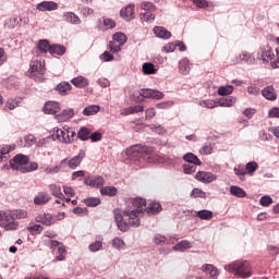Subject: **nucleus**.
Listing matches in <instances>:
<instances>
[{"mask_svg": "<svg viewBox=\"0 0 279 279\" xmlns=\"http://www.w3.org/2000/svg\"><path fill=\"white\" fill-rule=\"evenodd\" d=\"M133 207H126L123 210L124 217L130 218V223L132 225V228H138L141 226V215L145 213V208L147 206V201L143 197H135L132 201Z\"/></svg>", "mask_w": 279, "mask_h": 279, "instance_id": "f257e3e1", "label": "nucleus"}, {"mask_svg": "<svg viewBox=\"0 0 279 279\" xmlns=\"http://www.w3.org/2000/svg\"><path fill=\"white\" fill-rule=\"evenodd\" d=\"M226 271L229 274H234V276H239L240 278H252V266L250 262H233L227 266H225Z\"/></svg>", "mask_w": 279, "mask_h": 279, "instance_id": "f03ea898", "label": "nucleus"}, {"mask_svg": "<svg viewBox=\"0 0 279 279\" xmlns=\"http://www.w3.org/2000/svg\"><path fill=\"white\" fill-rule=\"evenodd\" d=\"M9 165L13 171H21V167L29 165V156L17 154L9 161Z\"/></svg>", "mask_w": 279, "mask_h": 279, "instance_id": "7ed1b4c3", "label": "nucleus"}, {"mask_svg": "<svg viewBox=\"0 0 279 279\" xmlns=\"http://www.w3.org/2000/svg\"><path fill=\"white\" fill-rule=\"evenodd\" d=\"M257 58L265 64L267 62H271V60L276 58V54L274 53L271 46H263L257 51Z\"/></svg>", "mask_w": 279, "mask_h": 279, "instance_id": "20e7f679", "label": "nucleus"}, {"mask_svg": "<svg viewBox=\"0 0 279 279\" xmlns=\"http://www.w3.org/2000/svg\"><path fill=\"white\" fill-rule=\"evenodd\" d=\"M114 221L117 223L118 229L121 232H128L130 230V226H132V223H130V217H128L129 222L125 221V219H123V214L121 213V210L119 209H114Z\"/></svg>", "mask_w": 279, "mask_h": 279, "instance_id": "39448f33", "label": "nucleus"}, {"mask_svg": "<svg viewBox=\"0 0 279 279\" xmlns=\"http://www.w3.org/2000/svg\"><path fill=\"white\" fill-rule=\"evenodd\" d=\"M140 95L141 97H144V99H165V93L158 89L142 88L140 89Z\"/></svg>", "mask_w": 279, "mask_h": 279, "instance_id": "423d86ee", "label": "nucleus"}, {"mask_svg": "<svg viewBox=\"0 0 279 279\" xmlns=\"http://www.w3.org/2000/svg\"><path fill=\"white\" fill-rule=\"evenodd\" d=\"M53 132H56V134H52L50 136L52 140L60 141L61 143H64L65 145H70V143H73L71 135H69V131L64 132L60 128L56 126L53 129Z\"/></svg>", "mask_w": 279, "mask_h": 279, "instance_id": "0eeeda50", "label": "nucleus"}, {"mask_svg": "<svg viewBox=\"0 0 279 279\" xmlns=\"http://www.w3.org/2000/svg\"><path fill=\"white\" fill-rule=\"evenodd\" d=\"M149 151H151V148L141 146V144H136L126 148L125 155L132 158L138 156V154H149Z\"/></svg>", "mask_w": 279, "mask_h": 279, "instance_id": "6e6552de", "label": "nucleus"}, {"mask_svg": "<svg viewBox=\"0 0 279 279\" xmlns=\"http://www.w3.org/2000/svg\"><path fill=\"white\" fill-rule=\"evenodd\" d=\"M194 178L198 182H203V184H210V182H215V180H217L216 174L206 171H198Z\"/></svg>", "mask_w": 279, "mask_h": 279, "instance_id": "1a4fd4ad", "label": "nucleus"}, {"mask_svg": "<svg viewBox=\"0 0 279 279\" xmlns=\"http://www.w3.org/2000/svg\"><path fill=\"white\" fill-rule=\"evenodd\" d=\"M35 221L37 223H41L43 226H53L54 219L53 215L50 213H40L35 217Z\"/></svg>", "mask_w": 279, "mask_h": 279, "instance_id": "9d476101", "label": "nucleus"}, {"mask_svg": "<svg viewBox=\"0 0 279 279\" xmlns=\"http://www.w3.org/2000/svg\"><path fill=\"white\" fill-rule=\"evenodd\" d=\"M86 158V150L81 149L78 155L74 156L68 161L69 169L75 170L80 165H82V161Z\"/></svg>", "mask_w": 279, "mask_h": 279, "instance_id": "9b49d317", "label": "nucleus"}, {"mask_svg": "<svg viewBox=\"0 0 279 279\" xmlns=\"http://www.w3.org/2000/svg\"><path fill=\"white\" fill-rule=\"evenodd\" d=\"M43 110L45 114H58L60 112V102L49 100L45 104Z\"/></svg>", "mask_w": 279, "mask_h": 279, "instance_id": "f8f14e48", "label": "nucleus"}, {"mask_svg": "<svg viewBox=\"0 0 279 279\" xmlns=\"http://www.w3.org/2000/svg\"><path fill=\"white\" fill-rule=\"evenodd\" d=\"M58 9V3L53 1H41L37 3L36 10L39 12H53V10Z\"/></svg>", "mask_w": 279, "mask_h": 279, "instance_id": "ddd939ff", "label": "nucleus"}, {"mask_svg": "<svg viewBox=\"0 0 279 279\" xmlns=\"http://www.w3.org/2000/svg\"><path fill=\"white\" fill-rule=\"evenodd\" d=\"M51 202V195L47 192H39L35 197H34V204L36 206H45V204H49Z\"/></svg>", "mask_w": 279, "mask_h": 279, "instance_id": "4468645a", "label": "nucleus"}, {"mask_svg": "<svg viewBox=\"0 0 279 279\" xmlns=\"http://www.w3.org/2000/svg\"><path fill=\"white\" fill-rule=\"evenodd\" d=\"M120 16L124 21H134V4H129L128 7L121 9Z\"/></svg>", "mask_w": 279, "mask_h": 279, "instance_id": "2eb2a0df", "label": "nucleus"}, {"mask_svg": "<svg viewBox=\"0 0 279 279\" xmlns=\"http://www.w3.org/2000/svg\"><path fill=\"white\" fill-rule=\"evenodd\" d=\"M72 88L73 86L69 82L63 81L54 87V90L64 97L71 93Z\"/></svg>", "mask_w": 279, "mask_h": 279, "instance_id": "dca6fc26", "label": "nucleus"}, {"mask_svg": "<svg viewBox=\"0 0 279 279\" xmlns=\"http://www.w3.org/2000/svg\"><path fill=\"white\" fill-rule=\"evenodd\" d=\"M153 32L157 38H161L162 40H169L171 38V32L162 26H155Z\"/></svg>", "mask_w": 279, "mask_h": 279, "instance_id": "f3484780", "label": "nucleus"}, {"mask_svg": "<svg viewBox=\"0 0 279 279\" xmlns=\"http://www.w3.org/2000/svg\"><path fill=\"white\" fill-rule=\"evenodd\" d=\"M75 117V110L73 108L63 109L61 113L56 116L57 121H69Z\"/></svg>", "mask_w": 279, "mask_h": 279, "instance_id": "a211bd4d", "label": "nucleus"}, {"mask_svg": "<svg viewBox=\"0 0 279 279\" xmlns=\"http://www.w3.org/2000/svg\"><path fill=\"white\" fill-rule=\"evenodd\" d=\"M143 110H145V107H143V105H136L123 108L121 110V114L123 117H130V114H138V112H143Z\"/></svg>", "mask_w": 279, "mask_h": 279, "instance_id": "6ab92c4d", "label": "nucleus"}, {"mask_svg": "<svg viewBox=\"0 0 279 279\" xmlns=\"http://www.w3.org/2000/svg\"><path fill=\"white\" fill-rule=\"evenodd\" d=\"M202 271L205 274H209V278L217 279L219 278V269L215 267L213 264H205L202 266Z\"/></svg>", "mask_w": 279, "mask_h": 279, "instance_id": "aec40b11", "label": "nucleus"}, {"mask_svg": "<svg viewBox=\"0 0 279 279\" xmlns=\"http://www.w3.org/2000/svg\"><path fill=\"white\" fill-rule=\"evenodd\" d=\"M63 19L66 23H70L71 25H81L82 24V20L74 12L63 13Z\"/></svg>", "mask_w": 279, "mask_h": 279, "instance_id": "412c9836", "label": "nucleus"}, {"mask_svg": "<svg viewBox=\"0 0 279 279\" xmlns=\"http://www.w3.org/2000/svg\"><path fill=\"white\" fill-rule=\"evenodd\" d=\"M262 95L263 97H265V99H268V101H276V99L278 98V94H276V89L274 88V86H267L262 90Z\"/></svg>", "mask_w": 279, "mask_h": 279, "instance_id": "4be33fe9", "label": "nucleus"}, {"mask_svg": "<svg viewBox=\"0 0 279 279\" xmlns=\"http://www.w3.org/2000/svg\"><path fill=\"white\" fill-rule=\"evenodd\" d=\"M183 160L185 162H189V165H195L197 167H202V160H199V157H197V155H195L193 153H186L183 156Z\"/></svg>", "mask_w": 279, "mask_h": 279, "instance_id": "5701e85b", "label": "nucleus"}, {"mask_svg": "<svg viewBox=\"0 0 279 279\" xmlns=\"http://www.w3.org/2000/svg\"><path fill=\"white\" fill-rule=\"evenodd\" d=\"M161 211H162V205H160V203H150L144 209V213H147V215H158V213H161Z\"/></svg>", "mask_w": 279, "mask_h": 279, "instance_id": "b1692460", "label": "nucleus"}, {"mask_svg": "<svg viewBox=\"0 0 279 279\" xmlns=\"http://www.w3.org/2000/svg\"><path fill=\"white\" fill-rule=\"evenodd\" d=\"M234 104H236V98L234 96L218 99V106H220L221 108H232Z\"/></svg>", "mask_w": 279, "mask_h": 279, "instance_id": "393cba45", "label": "nucleus"}, {"mask_svg": "<svg viewBox=\"0 0 279 279\" xmlns=\"http://www.w3.org/2000/svg\"><path fill=\"white\" fill-rule=\"evenodd\" d=\"M51 44L48 39H40L37 43V49L40 51V53H50L51 52Z\"/></svg>", "mask_w": 279, "mask_h": 279, "instance_id": "a878e982", "label": "nucleus"}, {"mask_svg": "<svg viewBox=\"0 0 279 279\" xmlns=\"http://www.w3.org/2000/svg\"><path fill=\"white\" fill-rule=\"evenodd\" d=\"M66 53V47L60 44H52L50 48V56H64Z\"/></svg>", "mask_w": 279, "mask_h": 279, "instance_id": "bb28decb", "label": "nucleus"}, {"mask_svg": "<svg viewBox=\"0 0 279 279\" xmlns=\"http://www.w3.org/2000/svg\"><path fill=\"white\" fill-rule=\"evenodd\" d=\"M71 84L76 86V88H86V86H88V78L84 76H76L71 80Z\"/></svg>", "mask_w": 279, "mask_h": 279, "instance_id": "cd10ccee", "label": "nucleus"}, {"mask_svg": "<svg viewBox=\"0 0 279 279\" xmlns=\"http://www.w3.org/2000/svg\"><path fill=\"white\" fill-rule=\"evenodd\" d=\"M11 221H14V213L12 210L0 211V226Z\"/></svg>", "mask_w": 279, "mask_h": 279, "instance_id": "c85d7f7f", "label": "nucleus"}, {"mask_svg": "<svg viewBox=\"0 0 279 279\" xmlns=\"http://www.w3.org/2000/svg\"><path fill=\"white\" fill-rule=\"evenodd\" d=\"M230 194L233 195L234 197H240V198L247 197V192H245L243 187L236 186V185L230 186Z\"/></svg>", "mask_w": 279, "mask_h": 279, "instance_id": "c756f323", "label": "nucleus"}, {"mask_svg": "<svg viewBox=\"0 0 279 279\" xmlns=\"http://www.w3.org/2000/svg\"><path fill=\"white\" fill-rule=\"evenodd\" d=\"M49 191L53 197H57L58 199H64V194H62V187L58 184H50Z\"/></svg>", "mask_w": 279, "mask_h": 279, "instance_id": "7c9ffc66", "label": "nucleus"}, {"mask_svg": "<svg viewBox=\"0 0 279 279\" xmlns=\"http://www.w3.org/2000/svg\"><path fill=\"white\" fill-rule=\"evenodd\" d=\"M119 193V190L114 186H102L100 187V195H106L108 197H114Z\"/></svg>", "mask_w": 279, "mask_h": 279, "instance_id": "2f4dec72", "label": "nucleus"}, {"mask_svg": "<svg viewBox=\"0 0 279 279\" xmlns=\"http://www.w3.org/2000/svg\"><path fill=\"white\" fill-rule=\"evenodd\" d=\"M142 71L144 75H156L158 70H156V65H154V63L146 62L142 65Z\"/></svg>", "mask_w": 279, "mask_h": 279, "instance_id": "473e14b6", "label": "nucleus"}, {"mask_svg": "<svg viewBox=\"0 0 279 279\" xmlns=\"http://www.w3.org/2000/svg\"><path fill=\"white\" fill-rule=\"evenodd\" d=\"M99 110H101V107H99V105H90L86 107L82 113L84 114V117H93V114H97Z\"/></svg>", "mask_w": 279, "mask_h": 279, "instance_id": "72a5a7b5", "label": "nucleus"}, {"mask_svg": "<svg viewBox=\"0 0 279 279\" xmlns=\"http://www.w3.org/2000/svg\"><path fill=\"white\" fill-rule=\"evenodd\" d=\"M179 71L182 75H186L189 71H191V64L189 63V59H182L179 61Z\"/></svg>", "mask_w": 279, "mask_h": 279, "instance_id": "f704fd0d", "label": "nucleus"}, {"mask_svg": "<svg viewBox=\"0 0 279 279\" xmlns=\"http://www.w3.org/2000/svg\"><path fill=\"white\" fill-rule=\"evenodd\" d=\"M104 184H106V179H104V177L96 175L92 178V183H90L92 189H101Z\"/></svg>", "mask_w": 279, "mask_h": 279, "instance_id": "c9c22d12", "label": "nucleus"}, {"mask_svg": "<svg viewBox=\"0 0 279 279\" xmlns=\"http://www.w3.org/2000/svg\"><path fill=\"white\" fill-rule=\"evenodd\" d=\"M77 138L80 141H88L90 138V129L82 126L77 132Z\"/></svg>", "mask_w": 279, "mask_h": 279, "instance_id": "e433bc0d", "label": "nucleus"}, {"mask_svg": "<svg viewBox=\"0 0 279 279\" xmlns=\"http://www.w3.org/2000/svg\"><path fill=\"white\" fill-rule=\"evenodd\" d=\"M196 217H198V219H203V221H210V219H213V210H208V209L198 210L196 213Z\"/></svg>", "mask_w": 279, "mask_h": 279, "instance_id": "4c0bfd02", "label": "nucleus"}, {"mask_svg": "<svg viewBox=\"0 0 279 279\" xmlns=\"http://www.w3.org/2000/svg\"><path fill=\"white\" fill-rule=\"evenodd\" d=\"M83 203L89 208H95L101 204V199L99 197H87L83 199Z\"/></svg>", "mask_w": 279, "mask_h": 279, "instance_id": "58836bf2", "label": "nucleus"}, {"mask_svg": "<svg viewBox=\"0 0 279 279\" xmlns=\"http://www.w3.org/2000/svg\"><path fill=\"white\" fill-rule=\"evenodd\" d=\"M174 252H184V250H191V242L183 240L173 246Z\"/></svg>", "mask_w": 279, "mask_h": 279, "instance_id": "ea45409f", "label": "nucleus"}, {"mask_svg": "<svg viewBox=\"0 0 279 279\" xmlns=\"http://www.w3.org/2000/svg\"><path fill=\"white\" fill-rule=\"evenodd\" d=\"M233 92H234V86H232V85L221 86L218 88V95L220 97H226L228 95H232Z\"/></svg>", "mask_w": 279, "mask_h": 279, "instance_id": "a19ab883", "label": "nucleus"}, {"mask_svg": "<svg viewBox=\"0 0 279 279\" xmlns=\"http://www.w3.org/2000/svg\"><path fill=\"white\" fill-rule=\"evenodd\" d=\"M21 173H32V171H38V162L32 161L28 166L20 168Z\"/></svg>", "mask_w": 279, "mask_h": 279, "instance_id": "79ce46f5", "label": "nucleus"}, {"mask_svg": "<svg viewBox=\"0 0 279 279\" xmlns=\"http://www.w3.org/2000/svg\"><path fill=\"white\" fill-rule=\"evenodd\" d=\"M113 43H119L120 46H123L124 43H128V38L123 33H116L112 35Z\"/></svg>", "mask_w": 279, "mask_h": 279, "instance_id": "37998d69", "label": "nucleus"}, {"mask_svg": "<svg viewBox=\"0 0 279 279\" xmlns=\"http://www.w3.org/2000/svg\"><path fill=\"white\" fill-rule=\"evenodd\" d=\"M140 19L146 23H154V21H156V15L149 11H146L145 13L140 14Z\"/></svg>", "mask_w": 279, "mask_h": 279, "instance_id": "c03bdc74", "label": "nucleus"}, {"mask_svg": "<svg viewBox=\"0 0 279 279\" xmlns=\"http://www.w3.org/2000/svg\"><path fill=\"white\" fill-rule=\"evenodd\" d=\"M173 106H175V102L173 100H167L156 104V108H158V110H169V108H173Z\"/></svg>", "mask_w": 279, "mask_h": 279, "instance_id": "a18cd8bd", "label": "nucleus"}, {"mask_svg": "<svg viewBox=\"0 0 279 279\" xmlns=\"http://www.w3.org/2000/svg\"><path fill=\"white\" fill-rule=\"evenodd\" d=\"M197 171V166L193 165V163H184L183 165V173H185V175H191L193 173H195Z\"/></svg>", "mask_w": 279, "mask_h": 279, "instance_id": "49530a36", "label": "nucleus"}, {"mask_svg": "<svg viewBox=\"0 0 279 279\" xmlns=\"http://www.w3.org/2000/svg\"><path fill=\"white\" fill-rule=\"evenodd\" d=\"M1 228H4V230H19V222L11 220V222H1Z\"/></svg>", "mask_w": 279, "mask_h": 279, "instance_id": "de8ad7c7", "label": "nucleus"}, {"mask_svg": "<svg viewBox=\"0 0 279 279\" xmlns=\"http://www.w3.org/2000/svg\"><path fill=\"white\" fill-rule=\"evenodd\" d=\"M240 60L242 62H245L246 64H254V58L250 52H246V51L240 54Z\"/></svg>", "mask_w": 279, "mask_h": 279, "instance_id": "09e8293b", "label": "nucleus"}, {"mask_svg": "<svg viewBox=\"0 0 279 279\" xmlns=\"http://www.w3.org/2000/svg\"><path fill=\"white\" fill-rule=\"evenodd\" d=\"M233 171L242 182L243 180H245V175L247 172L245 171V168H243L241 165L236 166Z\"/></svg>", "mask_w": 279, "mask_h": 279, "instance_id": "8fccbe9b", "label": "nucleus"}, {"mask_svg": "<svg viewBox=\"0 0 279 279\" xmlns=\"http://www.w3.org/2000/svg\"><path fill=\"white\" fill-rule=\"evenodd\" d=\"M245 169L248 175H254V173L256 172V169H258V163L256 161H250L246 163Z\"/></svg>", "mask_w": 279, "mask_h": 279, "instance_id": "3c124183", "label": "nucleus"}, {"mask_svg": "<svg viewBox=\"0 0 279 279\" xmlns=\"http://www.w3.org/2000/svg\"><path fill=\"white\" fill-rule=\"evenodd\" d=\"M19 25V17H11L4 22V27H8V29H14Z\"/></svg>", "mask_w": 279, "mask_h": 279, "instance_id": "603ef678", "label": "nucleus"}, {"mask_svg": "<svg viewBox=\"0 0 279 279\" xmlns=\"http://www.w3.org/2000/svg\"><path fill=\"white\" fill-rule=\"evenodd\" d=\"M259 204L260 206L267 208V206H271V204H274V198H271V196L269 195L262 196L259 199Z\"/></svg>", "mask_w": 279, "mask_h": 279, "instance_id": "864d4df0", "label": "nucleus"}, {"mask_svg": "<svg viewBox=\"0 0 279 279\" xmlns=\"http://www.w3.org/2000/svg\"><path fill=\"white\" fill-rule=\"evenodd\" d=\"M191 197H194V198L201 197L202 199H206V192L195 187L191 192Z\"/></svg>", "mask_w": 279, "mask_h": 279, "instance_id": "5fc2aeb1", "label": "nucleus"}, {"mask_svg": "<svg viewBox=\"0 0 279 279\" xmlns=\"http://www.w3.org/2000/svg\"><path fill=\"white\" fill-rule=\"evenodd\" d=\"M13 217L14 219H25V217H27V210L25 209L13 210Z\"/></svg>", "mask_w": 279, "mask_h": 279, "instance_id": "6e6d98bb", "label": "nucleus"}, {"mask_svg": "<svg viewBox=\"0 0 279 279\" xmlns=\"http://www.w3.org/2000/svg\"><path fill=\"white\" fill-rule=\"evenodd\" d=\"M121 44H118L116 41H109V51L111 53H119L121 51Z\"/></svg>", "mask_w": 279, "mask_h": 279, "instance_id": "4d7b16f0", "label": "nucleus"}, {"mask_svg": "<svg viewBox=\"0 0 279 279\" xmlns=\"http://www.w3.org/2000/svg\"><path fill=\"white\" fill-rule=\"evenodd\" d=\"M141 9L145 10V12H154L156 11V5L151 2H142Z\"/></svg>", "mask_w": 279, "mask_h": 279, "instance_id": "13d9d810", "label": "nucleus"}, {"mask_svg": "<svg viewBox=\"0 0 279 279\" xmlns=\"http://www.w3.org/2000/svg\"><path fill=\"white\" fill-rule=\"evenodd\" d=\"M12 149H14V146H2L0 148V162L3 160V157L7 156V154L11 153Z\"/></svg>", "mask_w": 279, "mask_h": 279, "instance_id": "bf43d9fd", "label": "nucleus"}, {"mask_svg": "<svg viewBox=\"0 0 279 279\" xmlns=\"http://www.w3.org/2000/svg\"><path fill=\"white\" fill-rule=\"evenodd\" d=\"M28 232H31V234H40V232H43L44 228L40 225H34L27 228Z\"/></svg>", "mask_w": 279, "mask_h": 279, "instance_id": "052dcab7", "label": "nucleus"}, {"mask_svg": "<svg viewBox=\"0 0 279 279\" xmlns=\"http://www.w3.org/2000/svg\"><path fill=\"white\" fill-rule=\"evenodd\" d=\"M101 247H104V242H101V241H96V242H93L92 244H89V251H92V252H99V250H101Z\"/></svg>", "mask_w": 279, "mask_h": 279, "instance_id": "680f3d73", "label": "nucleus"}, {"mask_svg": "<svg viewBox=\"0 0 279 279\" xmlns=\"http://www.w3.org/2000/svg\"><path fill=\"white\" fill-rule=\"evenodd\" d=\"M123 245H125V242L122 239L114 238L112 240V247H114V250H121Z\"/></svg>", "mask_w": 279, "mask_h": 279, "instance_id": "e2e57ef3", "label": "nucleus"}, {"mask_svg": "<svg viewBox=\"0 0 279 279\" xmlns=\"http://www.w3.org/2000/svg\"><path fill=\"white\" fill-rule=\"evenodd\" d=\"M100 60H102V62H112V60H114V54L109 51H105L100 54Z\"/></svg>", "mask_w": 279, "mask_h": 279, "instance_id": "0e129e2a", "label": "nucleus"}, {"mask_svg": "<svg viewBox=\"0 0 279 279\" xmlns=\"http://www.w3.org/2000/svg\"><path fill=\"white\" fill-rule=\"evenodd\" d=\"M154 243H156V245H165V243H167V236L157 233L154 238Z\"/></svg>", "mask_w": 279, "mask_h": 279, "instance_id": "69168bd1", "label": "nucleus"}, {"mask_svg": "<svg viewBox=\"0 0 279 279\" xmlns=\"http://www.w3.org/2000/svg\"><path fill=\"white\" fill-rule=\"evenodd\" d=\"M192 3H194L195 7L201 8L202 10H205V8L209 7L207 0H192Z\"/></svg>", "mask_w": 279, "mask_h": 279, "instance_id": "338daca9", "label": "nucleus"}, {"mask_svg": "<svg viewBox=\"0 0 279 279\" xmlns=\"http://www.w3.org/2000/svg\"><path fill=\"white\" fill-rule=\"evenodd\" d=\"M268 119H279V108L275 107L268 111Z\"/></svg>", "mask_w": 279, "mask_h": 279, "instance_id": "774afa93", "label": "nucleus"}]
</instances>
